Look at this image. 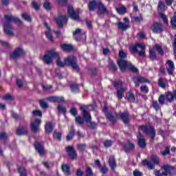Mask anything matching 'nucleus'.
<instances>
[{
  "label": "nucleus",
  "mask_w": 176,
  "mask_h": 176,
  "mask_svg": "<svg viewBox=\"0 0 176 176\" xmlns=\"http://www.w3.org/2000/svg\"><path fill=\"white\" fill-rule=\"evenodd\" d=\"M4 19L6 20L4 22V32L8 36H13V27L10 25V21H14L19 25H21V21L20 19L11 15H5Z\"/></svg>",
  "instance_id": "obj_1"
},
{
  "label": "nucleus",
  "mask_w": 176,
  "mask_h": 176,
  "mask_svg": "<svg viewBox=\"0 0 176 176\" xmlns=\"http://www.w3.org/2000/svg\"><path fill=\"white\" fill-rule=\"evenodd\" d=\"M117 64L122 72H124V71H126L127 69L132 72H138V69L135 67L134 65L131 64V63L127 62L126 59H118L117 60Z\"/></svg>",
  "instance_id": "obj_2"
},
{
  "label": "nucleus",
  "mask_w": 176,
  "mask_h": 176,
  "mask_svg": "<svg viewBox=\"0 0 176 176\" xmlns=\"http://www.w3.org/2000/svg\"><path fill=\"white\" fill-rule=\"evenodd\" d=\"M80 109L83 113L85 121L87 122L88 126L91 127V129H95V127H97V124H96V122H91V116H90L87 111H86V107H80Z\"/></svg>",
  "instance_id": "obj_3"
},
{
  "label": "nucleus",
  "mask_w": 176,
  "mask_h": 176,
  "mask_svg": "<svg viewBox=\"0 0 176 176\" xmlns=\"http://www.w3.org/2000/svg\"><path fill=\"white\" fill-rule=\"evenodd\" d=\"M65 64L72 67L74 71H79V65L76 63V58L75 56H69L65 58Z\"/></svg>",
  "instance_id": "obj_4"
},
{
  "label": "nucleus",
  "mask_w": 176,
  "mask_h": 176,
  "mask_svg": "<svg viewBox=\"0 0 176 176\" xmlns=\"http://www.w3.org/2000/svg\"><path fill=\"white\" fill-rule=\"evenodd\" d=\"M140 129L144 131L146 135L150 137L151 140L155 138V136L156 135V131L153 127L151 126H140Z\"/></svg>",
  "instance_id": "obj_5"
},
{
  "label": "nucleus",
  "mask_w": 176,
  "mask_h": 176,
  "mask_svg": "<svg viewBox=\"0 0 176 176\" xmlns=\"http://www.w3.org/2000/svg\"><path fill=\"white\" fill-rule=\"evenodd\" d=\"M56 57H57V52L54 51H49L48 53L43 58V61L47 65L52 64L53 58H56Z\"/></svg>",
  "instance_id": "obj_6"
},
{
  "label": "nucleus",
  "mask_w": 176,
  "mask_h": 176,
  "mask_svg": "<svg viewBox=\"0 0 176 176\" xmlns=\"http://www.w3.org/2000/svg\"><path fill=\"white\" fill-rule=\"evenodd\" d=\"M56 24L59 27V28H63V23H65L67 24V21H68V17L65 15H63L61 14H59L58 17H56L54 19Z\"/></svg>",
  "instance_id": "obj_7"
},
{
  "label": "nucleus",
  "mask_w": 176,
  "mask_h": 176,
  "mask_svg": "<svg viewBox=\"0 0 176 176\" xmlns=\"http://www.w3.org/2000/svg\"><path fill=\"white\" fill-rule=\"evenodd\" d=\"M25 52L24 50L21 48H17L14 52H12L10 56L11 58L13 60H17V58H20V57H23L24 56Z\"/></svg>",
  "instance_id": "obj_8"
},
{
  "label": "nucleus",
  "mask_w": 176,
  "mask_h": 176,
  "mask_svg": "<svg viewBox=\"0 0 176 176\" xmlns=\"http://www.w3.org/2000/svg\"><path fill=\"white\" fill-rule=\"evenodd\" d=\"M136 87H140V83H151L149 80L143 76H136L133 78Z\"/></svg>",
  "instance_id": "obj_9"
},
{
  "label": "nucleus",
  "mask_w": 176,
  "mask_h": 176,
  "mask_svg": "<svg viewBox=\"0 0 176 176\" xmlns=\"http://www.w3.org/2000/svg\"><path fill=\"white\" fill-rule=\"evenodd\" d=\"M67 12H68L69 16L73 20H76V21H79V20H80V18H79V14L74 11V7H72V6H68Z\"/></svg>",
  "instance_id": "obj_10"
},
{
  "label": "nucleus",
  "mask_w": 176,
  "mask_h": 176,
  "mask_svg": "<svg viewBox=\"0 0 176 176\" xmlns=\"http://www.w3.org/2000/svg\"><path fill=\"white\" fill-rule=\"evenodd\" d=\"M65 151L69 156L72 159V160H75L76 157H78V154L76 153V151H75V149H74V146H67L65 148Z\"/></svg>",
  "instance_id": "obj_11"
},
{
  "label": "nucleus",
  "mask_w": 176,
  "mask_h": 176,
  "mask_svg": "<svg viewBox=\"0 0 176 176\" xmlns=\"http://www.w3.org/2000/svg\"><path fill=\"white\" fill-rule=\"evenodd\" d=\"M151 30L155 34H160L164 30L163 25L160 23L155 22L152 25Z\"/></svg>",
  "instance_id": "obj_12"
},
{
  "label": "nucleus",
  "mask_w": 176,
  "mask_h": 176,
  "mask_svg": "<svg viewBox=\"0 0 176 176\" xmlns=\"http://www.w3.org/2000/svg\"><path fill=\"white\" fill-rule=\"evenodd\" d=\"M41 123H42V120H41V119H36L34 121L31 122V129L34 133H38Z\"/></svg>",
  "instance_id": "obj_13"
},
{
  "label": "nucleus",
  "mask_w": 176,
  "mask_h": 176,
  "mask_svg": "<svg viewBox=\"0 0 176 176\" xmlns=\"http://www.w3.org/2000/svg\"><path fill=\"white\" fill-rule=\"evenodd\" d=\"M166 66L168 74H169V75H173L174 69H175V67L174 66V62H173V60H168L166 61Z\"/></svg>",
  "instance_id": "obj_14"
},
{
  "label": "nucleus",
  "mask_w": 176,
  "mask_h": 176,
  "mask_svg": "<svg viewBox=\"0 0 176 176\" xmlns=\"http://www.w3.org/2000/svg\"><path fill=\"white\" fill-rule=\"evenodd\" d=\"M162 175L167 176L168 174H171L173 171H174V167L168 166V165H164L162 166Z\"/></svg>",
  "instance_id": "obj_15"
},
{
  "label": "nucleus",
  "mask_w": 176,
  "mask_h": 176,
  "mask_svg": "<svg viewBox=\"0 0 176 176\" xmlns=\"http://www.w3.org/2000/svg\"><path fill=\"white\" fill-rule=\"evenodd\" d=\"M96 8L98 9V14H108V10L101 2H98Z\"/></svg>",
  "instance_id": "obj_16"
},
{
  "label": "nucleus",
  "mask_w": 176,
  "mask_h": 176,
  "mask_svg": "<svg viewBox=\"0 0 176 176\" xmlns=\"http://www.w3.org/2000/svg\"><path fill=\"white\" fill-rule=\"evenodd\" d=\"M35 149L39 153L41 156H43L45 155V149L43 148V146L41 144V143L36 142L34 144Z\"/></svg>",
  "instance_id": "obj_17"
},
{
  "label": "nucleus",
  "mask_w": 176,
  "mask_h": 176,
  "mask_svg": "<svg viewBox=\"0 0 176 176\" xmlns=\"http://www.w3.org/2000/svg\"><path fill=\"white\" fill-rule=\"evenodd\" d=\"M137 138L138 140V145L140 148H144L146 146V142H145V139H144L142 134L138 133Z\"/></svg>",
  "instance_id": "obj_18"
},
{
  "label": "nucleus",
  "mask_w": 176,
  "mask_h": 176,
  "mask_svg": "<svg viewBox=\"0 0 176 176\" xmlns=\"http://www.w3.org/2000/svg\"><path fill=\"white\" fill-rule=\"evenodd\" d=\"M117 25L119 30H122V31H126V30L130 28V23L118 22Z\"/></svg>",
  "instance_id": "obj_19"
},
{
  "label": "nucleus",
  "mask_w": 176,
  "mask_h": 176,
  "mask_svg": "<svg viewBox=\"0 0 176 176\" xmlns=\"http://www.w3.org/2000/svg\"><path fill=\"white\" fill-rule=\"evenodd\" d=\"M138 47H140V49H141V51H138V54H139V56L140 57H145V45L138 43Z\"/></svg>",
  "instance_id": "obj_20"
},
{
  "label": "nucleus",
  "mask_w": 176,
  "mask_h": 176,
  "mask_svg": "<svg viewBox=\"0 0 176 176\" xmlns=\"http://www.w3.org/2000/svg\"><path fill=\"white\" fill-rule=\"evenodd\" d=\"M142 164L143 166H146V167H148V168H149V170H153V168H155V165L153 164V163L152 162V161H148V160H143L142 161Z\"/></svg>",
  "instance_id": "obj_21"
},
{
  "label": "nucleus",
  "mask_w": 176,
  "mask_h": 176,
  "mask_svg": "<svg viewBox=\"0 0 176 176\" xmlns=\"http://www.w3.org/2000/svg\"><path fill=\"white\" fill-rule=\"evenodd\" d=\"M28 129L25 126H23L16 130V134L18 135H23V134H28Z\"/></svg>",
  "instance_id": "obj_22"
},
{
  "label": "nucleus",
  "mask_w": 176,
  "mask_h": 176,
  "mask_svg": "<svg viewBox=\"0 0 176 176\" xmlns=\"http://www.w3.org/2000/svg\"><path fill=\"white\" fill-rule=\"evenodd\" d=\"M120 117L121 118L122 122L124 123H129V113H122L120 114Z\"/></svg>",
  "instance_id": "obj_23"
},
{
  "label": "nucleus",
  "mask_w": 176,
  "mask_h": 176,
  "mask_svg": "<svg viewBox=\"0 0 176 176\" xmlns=\"http://www.w3.org/2000/svg\"><path fill=\"white\" fill-rule=\"evenodd\" d=\"M109 164L112 170L116 168V162L115 161V158L113 157H109Z\"/></svg>",
  "instance_id": "obj_24"
},
{
  "label": "nucleus",
  "mask_w": 176,
  "mask_h": 176,
  "mask_svg": "<svg viewBox=\"0 0 176 176\" xmlns=\"http://www.w3.org/2000/svg\"><path fill=\"white\" fill-rule=\"evenodd\" d=\"M61 48L65 52H72L74 47L69 44H63L61 45Z\"/></svg>",
  "instance_id": "obj_25"
},
{
  "label": "nucleus",
  "mask_w": 176,
  "mask_h": 176,
  "mask_svg": "<svg viewBox=\"0 0 176 176\" xmlns=\"http://www.w3.org/2000/svg\"><path fill=\"white\" fill-rule=\"evenodd\" d=\"M45 25L46 26V28L48 30V32H45V35H46L47 39H49V41H51L52 42H53V37L52 36V32H50V28L49 27L47 23H45Z\"/></svg>",
  "instance_id": "obj_26"
},
{
  "label": "nucleus",
  "mask_w": 176,
  "mask_h": 176,
  "mask_svg": "<svg viewBox=\"0 0 176 176\" xmlns=\"http://www.w3.org/2000/svg\"><path fill=\"white\" fill-rule=\"evenodd\" d=\"M62 170L66 174V175H71V170H69V165H63L62 166Z\"/></svg>",
  "instance_id": "obj_27"
},
{
  "label": "nucleus",
  "mask_w": 176,
  "mask_h": 176,
  "mask_svg": "<svg viewBox=\"0 0 176 176\" xmlns=\"http://www.w3.org/2000/svg\"><path fill=\"white\" fill-rule=\"evenodd\" d=\"M124 149L126 152H129V151L134 149V144H133V142H128V143L124 145Z\"/></svg>",
  "instance_id": "obj_28"
},
{
  "label": "nucleus",
  "mask_w": 176,
  "mask_h": 176,
  "mask_svg": "<svg viewBox=\"0 0 176 176\" xmlns=\"http://www.w3.org/2000/svg\"><path fill=\"white\" fill-rule=\"evenodd\" d=\"M45 129L46 133H50L53 131V125L50 122H47Z\"/></svg>",
  "instance_id": "obj_29"
},
{
  "label": "nucleus",
  "mask_w": 176,
  "mask_h": 176,
  "mask_svg": "<svg viewBox=\"0 0 176 176\" xmlns=\"http://www.w3.org/2000/svg\"><path fill=\"white\" fill-rule=\"evenodd\" d=\"M126 98L130 102H134L135 101V97L131 92L126 93Z\"/></svg>",
  "instance_id": "obj_30"
},
{
  "label": "nucleus",
  "mask_w": 176,
  "mask_h": 176,
  "mask_svg": "<svg viewBox=\"0 0 176 176\" xmlns=\"http://www.w3.org/2000/svg\"><path fill=\"white\" fill-rule=\"evenodd\" d=\"M56 64L58 67H65V63H63L61 61V59H60V56H58V53H57V56H56Z\"/></svg>",
  "instance_id": "obj_31"
},
{
  "label": "nucleus",
  "mask_w": 176,
  "mask_h": 176,
  "mask_svg": "<svg viewBox=\"0 0 176 176\" xmlns=\"http://www.w3.org/2000/svg\"><path fill=\"white\" fill-rule=\"evenodd\" d=\"M153 50L155 51L156 50L157 52H158V53L160 54H163V49H162V46H160V45H155L153 47Z\"/></svg>",
  "instance_id": "obj_32"
},
{
  "label": "nucleus",
  "mask_w": 176,
  "mask_h": 176,
  "mask_svg": "<svg viewBox=\"0 0 176 176\" xmlns=\"http://www.w3.org/2000/svg\"><path fill=\"white\" fill-rule=\"evenodd\" d=\"M126 91V88H121L120 89H118L117 91V97L120 100L123 98V91Z\"/></svg>",
  "instance_id": "obj_33"
},
{
  "label": "nucleus",
  "mask_w": 176,
  "mask_h": 176,
  "mask_svg": "<svg viewBox=\"0 0 176 176\" xmlns=\"http://www.w3.org/2000/svg\"><path fill=\"white\" fill-rule=\"evenodd\" d=\"M72 130L70 131L69 134H68L66 137L67 141H71L72 138H74V134L75 133V130H74V127L72 126Z\"/></svg>",
  "instance_id": "obj_34"
},
{
  "label": "nucleus",
  "mask_w": 176,
  "mask_h": 176,
  "mask_svg": "<svg viewBox=\"0 0 176 176\" xmlns=\"http://www.w3.org/2000/svg\"><path fill=\"white\" fill-rule=\"evenodd\" d=\"M109 67L113 71H117L118 70V67H116V65H115V63H113V61H112V60L109 61Z\"/></svg>",
  "instance_id": "obj_35"
},
{
  "label": "nucleus",
  "mask_w": 176,
  "mask_h": 176,
  "mask_svg": "<svg viewBox=\"0 0 176 176\" xmlns=\"http://www.w3.org/2000/svg\"><path fill=\"white\" fill-rule=\"evenodd\" d=\"M160 19H162V20H163L164 24H166V25H168V20L167 19V16H166V14H164L163 13H160Z\"/></svg>",
  "instance_id": "obj_36"
},
{
  "label": "nucleus",
  "mask_w": 176,
  "mask_h": 176,
  "mask_svg": "<svg viewBox=\"0 0 176 176\" xmlns=\"http://www.w3.org/2000/svg\"><path fill=\"white\" fill-rule=\"evenodd\" d=\"M98 3V2H96V1H91L89 3V10H94V8H97V4Z\"/></svg>",
  "instance_id": "obj_37"
},
{
  "label": "nucleus",
  "mask_w": 176,
  "mask_h": 176,
  "mask_svg": "<svg viewBox=\"0 0 176 176\" xmlns=\"http://www.w3.org/2000/svg\"><path fill=\"white\" fill-rule=\"evenodd\" d=\"M175 98V94H173L171 93H168L166 95V100H168L169 101V102H171L173 101V100H174Z\"/></svg>",
  "instance_id": "obj_38"
},
{
  "label": "nucleus",
  "mask_w": 176,
  "mask_h": 176,
  "mask_svg": "<svg viewBox=\"0 0 176 176\" xmlns=\"http://www.w3.org/2000/svg\"><path fill=\"white\" fill-rule=\"evenodd\" d=\"M164 3L163 1H159L158 12H164Z\"/></svg>",
  "instance_id": "obj_39"
},
{
  "label": "nucleus",
  "mask_w": 176,
  "mask_h": 176,
  "mask_svg": "<svg viewBox=\"0 0 176 176\" xmlns=\"http://www.w3.org/2000/svg\"><path fill=\"white\" fill-rule=\"evenodd\" d=\"M119 57L120 60H124L125 58H127V54L123 51H120Z\"/></svg>",
  "instance_id": "obj_40"
},
{
  "label": "nucleus",
  "mask_w": 176,
  "mask_h": 176,
  "mask_svg": "<svg viewBox=\"0 0 176 176\" xmlns=\"http://www.w3.org/2000/svg\"><path fill=\"white\" fill-rule=\"evenodd\" d=\"M151 162L155 166V164H159L160 160L157 156L153 155L151 156Z\"/></svg>",
  "instance_id": "obj_41"
},
{
  "label": "nucleus",
  "mask_w": 176,
  "mask_h": 176,
  "mask_svg": "<svg viewBox=\"0 0 176 176\" xmlns=\"http://www.w3.org/2000/svg\"><path fill=\"white\" fill-rule=\"evenodd\" d=\"M116 10L118 13H119V14H124V13H126V7H120L119 8H117Z\"/></svg>",
  "instance_id": "obj_42"
},
{
  "label": "nucleus",
  "mask_w": 176,
  "mask_h": 176,
  "mask_svg": "<svg viewBox=\"0 0 176 176\" xmlns=\"http://www.w3.org/2000/svg\"><path fill=\"white\" fill-rule=\"evenodd\" d=\"M150 58L151 60H156V52L153 50V48L150 50Z\"/></svg>",
  "instance_id": "obj_43"
},
{
  "label": "nucleus",
  "mask_w": 176,
  "mask_h": 176,
  "mask_svg": "<svg viewBox=\"0 0 176 176\" xmlns=\"http://www.w3.org/2000/svg\"><path fill=\"white\" fill-rule=\"evenodd\" d=\"M72 91L73 93H78L79 92V87L78 85H71Z\"/></svg>",
  "instance_id": "obj_44"
},
{
  "label": "nucleus",
  "mask_w": 176,
  "mask_h": 176,
  "mask_svg": "<svg viewBox=\"0 0 176 176\" xmlns=\"http://www.w3.org/2000/svg\"><path fill=\"white\" fill-rule=\"evenodd\" d=\"M18 171L21 176H27V171L25 170V168H19Z\"/></svg>",
  "instance_id": "obj_45"
},
{
  "label": "nucleus",
  "mask_w": 176,
  "mask_h": 176,
  "mask_svg": "<svg viewBox=\"0 0 176 176\" xmlns=\"http://www.w3.org/2000/svg\"><path fill=\"white\" fill-rule=\"evenodd\" d=\"M138 48H140V47H138V44H136L135 45L130 47V50L133 52V53H138Z\"/></svg>",
  "instance_id": "obj_46"
},
{
  "label": "nucleus",
  "mask_w": 176,
  "mask_h": 176,
  "mask_svg": "<svg viewBox=\"0 0 176 176\" xmlns=\"http://www.w3.org/2000/svg\"><path fill=\"white\" fill-rule=\"evenodd\" d=\"M158 86H160V87H162V89H166V83H164V81H163V79L162 78L159 79Z\"/></svg>",
  "instance_id": "obj_47"
},
{
  "label": "nucleus",
  "mask_w": 176,
  "mask_h": 176,
  "mask_svg": "<svg viewBox=\"0 0 176 176\" xmlns=\"http://www.w3.org/2000/svg\"><path fill=\"white\" fill-rule=\"evenodd\" d=\"M140 91L142 93H144L145 94H148L149 92V88L146 86H142L140 87Z\"/></svg>",
  "instance_id": "obj_48"
},
{
  "label": "nucleus",
  "mask_w": 176,
  "mask_h": 176,
  "mask_svg": "<svg viewBox=\"0 0 176 176\" xmlns=\"http://www.w3.org/2000/svg\"><path fill=\"white\" fill-rule=\"evenodd\" d=\"M106 116L107 119L109 120H111V122H113V123H114V122H116V120H115V117H113V116L111 113H107L106 114Z\"/></svg>",
  "instance_id": "obj_49"
},
{
  "label": "nucleus",
  "mask_w": 176,
  "mask_h": 176,
  "mask_svg": "<svg viewBox=\"0 0 176 176\" xmlns=\"http://www.w3.org/2000/svg\"><path fill=\"white\" fill-rule=\"evenodd\" d=\"M170 153V147H165L164 151H161L162 156H166Z\"/></svg>",
  "instance_id": "obj_50"
},
{
  "label": "nucleus",
  "mask_w": 176,
  "mask_h": 176,
  "mask_svg": "<svg viewBox=\"0 0 176 176\" xmlns=\"http://www.w3.org/2000/svg\"><path fill=\"white\" fill-rule=\"evenodd\" d=\"M153 107L156 111H159V109H160V106H159L157 101L153 100Z\"/></svg>",
  "instance_id": "obj_51"
},
{
  "label": "nucleus",
  "mask_w": 176,
  "mask_h": 176,
  "mask_svg": "<svg viewBox=\"0 0 176 176\" xmlns=\"http://www.w3.org/2000/svg\"><path fill=\"white\" fill-rule=\"evenodd\" d=\"M158 101L160 102V104H161V105L164 104V101H165V97L164 95H161L159 98H158Z\"/></svg>",
  "instance_id": "obj_52"
},
{
  "label": "nucleus",
  "mask_w": 176,
  "mask_h": 176,
  "mask_svg": "<svg viewBox=\"0 0 176 176\" xmlns=\"http://www.w3.org/2000/svg\"><path fill=\"white\" fill-rule=\"evenodd\" d=\"M22 18L24 19L26 21H31V16L28 15V14H22Z\"/></svg>",
  "instance_id": "obj_53"
},
{
  "label": "nucleus",
  "mask_w": 176,
  "mask_h": 176,
  "mask_svg": "<svg viewBox=\"0 0 176 176\" xmlns=\"http://www.w3.org/2000/svg\"><path fill=\"white\" fill-rule=\"evenodd\" d=\"M58 111H59V112H62V113H63L64 115H65V112H67V109H65V107H64V106H58Z\"/></svg>",
  "instance_id": "obj_54"
},
{
  "label": "nucleus",
  "mask_w": 176,
  "mask_h": 176,
  "mask_svg": "<svg viewBox=\"0 0 176 176\" xmlns=\"http://www.w3.org/2000/svg\"><path fill=\"white\" fill-rule=\"evenodd\" d=\"M113 142L111 140H106L104 142V145L106 148H109V146H112Z\"/></svg>",
  "instance_id": "obj_55"
},
{
  "label": "nucleus",
  "mask_w": 176,
  "mask_h": 176,
  "mask_svg": "<svg viewBox=\"0 0 176 176\" xmlns=\"http://www.w3.org/2000/svg\"><path fill=\"white\" fill-rule=\"evenodd\" d=\"M54 137H56L58 141H61V133L55 131L54 134Z\"/></svg>",
  "instance_id": "obj_56"
},
{
  "label": "nucleus",
  "mask_w": 176,
  "mask_h": 176,
  "mask_svg": "<svg viewBox=\"0 0 176 176\" xmlns=\"http://www.w3.org/2000/svg\"><path fill=\"white\" fill-rule=\"evenodd\" d=\"M85 174H86V176H93V170H91V168L88 167L87 168Z\"/></svg>",
  "instance_id": "obj_57"
},
{
  "label": "nucleus",
  "mask_w": 176,
  "mask_h": 176,
  "mask_svg": "<svg viewBox=\"0 0 176 176\" xmlns=\"http://www.w3.org/2000/svg\"><path fill=\"white\" fill-rule=\"evenodd\" d=\"M32 113L34 116H42V111L39 110L33 111Z\"/></svg>",
  "instance_id": "obj_58"
},
{
  "label": "nucleus",
  "mask_w": 176,
  "mask_h": 176,
  "mask_svg": "<svg viewBox=\"0 0 176 176\" xmlns=\"http://www.w3.org/2000/svg\"><path fill=\"white\" fill-rule=\"evenodd\" d=\"M114 87H116L117 89H119V87H122V81H116L113 83Z\"/></svg>",
  "instance_id": "obj_59"
},
{
  "label": "nucleus",
  "mask_w": 176,
  "mask_h": 176,
  "mask_svg": "<svg viewBox=\"0 0 176 176\" xmlns=\"http://www.w3.org/2000/svg\"><path fill=\"white\" fill-rule=\"evenodd\" d=\"M76 122L78 123V124H83V119H82L80 116L76 118Z\"/></svg>",
  "instance_id": "obj_60"
},
{
  "label": "nucleus",
  "mask_w": 176,
  "mask_h": 176,
  "mask_svg": "<svg viewBox=\"0 0 176 176\" xmlns=\"http://www.w3.org/2000/svg\"><path fill=\"white\" fill-rule=\"evenodd\" d=\"M70 113L73 116H76V115H78V111H76V109L75 107H72L71 109Z\"/></svg>",
  "instance_id": "obj_61"
},
{
  "label": "nucleus",
  "mask_w": 176,
  "mask_h": 176,
  "mask_svg": "<svg viewBox=\"0 0 176 176\" xmlns=\"http://www.w3.org/2000/svg\"><path fill=\"white\" fill-rule=\"evenodd\" d=\"M40 105L41 107H43L44 109L47 108L48 105H47V102H45V101H41L40 102Z\"/></svg>",
  "instance_id": "obj_62"
},
{
  "label": "nucleus",
  "mask_w": 176,
  "mask_h": 176,
  "mask_svg": "<svg viewBox=\"0 0 176 176\" xmlns=\"http://www.w3.org/2000/svg\"><path fill=\"white\" fill-rule=\"evenodd\" d=\"M85 174V172L80 169H78L76 171L77 176H82Z\"/></svg>",
  "instance_id": "obj_63"
},
{
  "label": "nucleus",
  "mask_w": 176,
  "mask_h": 176,
  "mask_svg": "<svg viewBox=\"0 0 176 176\" xmlns=\"http://www.w3.org/2000/svg\"><path fill=\"white\" fill-rule=\"evenodd\" d=\"M133 175L134 176H142V173L141 172H139L138 170H135L133 171Z\"/></svg>",
  "instance_id": "obj_64"
}]
</instances>
